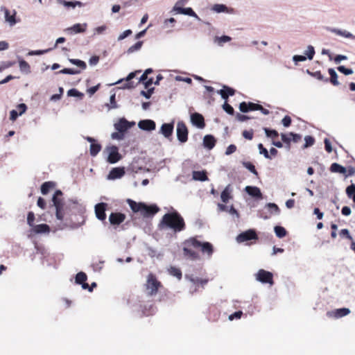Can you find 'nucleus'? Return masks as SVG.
<instances>
[{"label":"nucleus","mask_w":355,"mask_h":355,"mask_svg":"<svg viewBox=\"0 0 355 355\" xmlns=\"http://www.w3.org/2000/svg\"><path fill=\"white\" fill-rule=\"evenodd\" d=\"M191 121L192 124L200 129L205 128V120L202 114L195 112L191 115Z\"/></svg>","instance_id":"obj_13"},{"label":"nucleus","mask_w":355,"mask_h":355,"mask_svg":"<svg viewBox=\"0 0 355 355\" xmlns=\"http://www.w3.org/2000/svg\"><path fill=\"white\" fill-rule=\"evenodd\" d=\"M192 246L185 245L183 248V252L185 257L190 258L191 260H196L199 259V255L197 252L190 249Z\"/></svg>","instance_id":"obj_28"},{"label":"nucleus","mask_w":355,"mask_h":355,"mask_svg":"<svg viewBox=\"0 0 355 355\" xmlns=\"http://www.w3.org/2000/svg\"><path fill=\"white\" fill-rule=\"evenodd\" d=\"M232 38L227 35H223L220 37L216 36L214 38V42H216L219 46H223L225 42L231 41Z\"/></svg>","instance_id":"obj_40"},{"label":"nucleus","mask_w":355,"mask_h":355,"mask_svg":"<svg viewBox=\"0 0 355 355\" xmlns=\"http://www.w3.org/2000/svg\"><path fill=\"white\" fill-rule=\"evenodd\" d=\"M211 10L216 13L226 12L228 14H234V9L232 8H229L225 4L222 3H216L214 4Z\"/></svg>","instance_id":"obj_17"},{"label":"nucleus","mask_w":355,"mask_h":355,"mask_svg":"<svg viewBox=\"0 0 355 355\" xmlns=\"http://www.w3.org/2000/svg\"><path fill=\"white\" fill-rule=\"evenodd\" d=\"M263 130H264V132L266 133V135L268 137L275 138V137H277L279 135L277 131L275 130H270L269 128H264Z\"/></svg>","instance_id":"obj_50"},{"label":"nucleus","mask_w":355,"mask_h":355,"mask_svg":"<svg viewBox=\"0 0 355 355\" xmlns=\"http://www.w3.org/2000/svg\"><path fill=\"white\" fill-rule=\"evenodd\" d=\"M176 20L173 17L166 19L164 21V28H173Z\"/></svg>","instance_id":"obj_52"},{"label":"nucleus","mask_w":355,"mask_h":355,"mask_svg":"<svg viewBox=\"0 0 355 355\" xmlns=\"http://www.w3.org/2000/svg\"><path fill=\"white\" fill-rule=\"evenodd\" d=\"M159 209L156 205H151L150 206L142 202L140 214L144 217L152 216L159 211Z\"/></svg>","instance_id":"obj_10"},{"label":"nucleus","mask_w":355,"mask_h":355,"mask_svg":"<svg viewBox=\"0 0 355 355\" xmlns=\"http://www.w3.org/2000/svg\"><path fill=\"white\" fill-rule=\"evenodd\" d=\"M171 13L174 15L180 14L184 15H187L191 17H193L196 20L200 21L201 19L198 17V15L193 11V10L191 7L187 8H172L171 10Z\"/></svg>","instance_id":"obj_9"},{"label":"nucleus","mask_w":355,"mask_h":355,"mask_svg":"<svg viewBox=\"0 0 355 355\" xmlns=\"http://www.w3.org/2000/svg\"><path fill=\"white\" fill-rule=\"evenodd\" d=\"M192 177L194 180L205 182L208 180L207 173L205 171H194L192 173Z\"/></svg>","instance_id":"obj_29"},{"label":"nucleus","mask_w":355,"mask_h":355,"mask_svg":"<svg viewBox=\"0 0 355 355\" xmlns=\"http://www.w3.org/2000/svg\"><path fill=\"white\" fill-rule=\"evenodd\" d=\"M327 30H328V31H329L332 33H334L337 35L341 36L345 38L353 39V40L355 39V36L352 33H351L350 32H349L346 30H342V29H339V28H328Z\"/></svg>","instance_id":"obj_21"},{"label":"nucleus","mask_w":355,"mask_h":355,"mask_svg":"<svg viewBox=\"0 0 355 355\" xmlns=\"http://www.w3.org/2000/svg\"><path fill=\"white\" fill-rule=\"evenodd\" d=\"M239 110L242 112H249V103L242 102L239 105Z\"/></svg>","instance_id":"obj_60"},{"label":"nucleus","mask_w":355,"mask_h":355,"mask_svg":"<svg viewBox=\"0 0 355 355\" xmlns=\"http://www.w3.org/2000/svg\"><path fill=\"white\" fill-rule=\"evenodd\" d=\"M125 174V170L123 167L113 168L107 175L108 180H116L122 178Z\"/></svg>","instance_id":"obj_19"},{"label":"nucleus","mask_w":355,"mask_h":355,"mask_svg":"<svg viewBox=\"0 0 355 355\" xmlns=\"http://www.w3.org/2000/svg\"><path fill=\"white\" fill-rule=\"evenodd\" d=\"M304 54L306 55V59L311 60L315 55L314 47L311 45H309L306 50L304 51Z\"/></svg>","instance_id":"obj_45"},{"label":"nucleus","mask_w":355,"mask_h":355,"mask_svg":"<svg viewBox=\"0 0 355 355\" xmlns=\"http://www.w3.org/2000/svg\"><path fill=\"white\" fill-rule=\"evenodd\" d=\"M176 134L178 141L185 143L188 139V130L183 121H179L177 124Z\"/></svg>","instance_id":"obj_8"},{"label":"nucleus","mask_w":355,"mask_h":355,"mask_svg":"<svg viewBox=\"0 0 355 355\" xmlns=\"http://www.w3.org/2000/svg\"><path fill=\"white\" fill-rule=\"evenodd\" d=\"M256 280L261 282L262 284H269L270 285L273 284V275L269 271H266L263 269L258 270L255 275Z\"/></svg>","instance_id":"obj_5"},{"label":"nucleus","mask_w":355,"mask_h":355,"mask_svg":"<svg viewBox=\"0 0 355 355\" xmlns=\"http://www.w3.org/2000/svg\"><path fill=\"white\" fill-rule=\"evenodd\" d=\"M330 170L331 172L341 174H345L347 172L346 168L338 163H333L331 165Z\"/></svg>","instance_id":"obj_32"},{"label":"nucleus","mask_w":355,"mask_h":355,"mask_svg":"<svg viewBox=\"0 0 355 355\" xmlns=\"http://www.w3.org/2000/svg\"><path fill=\"white\" fill-rule=\"evenodd\" d=\"M346 193L348 198H352L354 202H355V184H352L348 186L346 189Z\"/></svg>","instance_id":"obj_41"},{"label":"nucleus","mask_w":355,"mask_h":355,"mask_svg":"<svg viewBox=\"0 0 355 355\" xmlns=\"http://www.w3.org/2000/svg\"><path fill=\"white\" fill-rule=\"evenodd\" d=\"M306 60V57L301 55H295L293 56V61L295 65H297L299 62H304Z\"/></svg>","instance_id":"obj_59"},{"label":"nucleus","mask_w":355,"mask_h":355,"mask_svg":"<svg viewBox=\"0 0 355 355\" xmlns=\"http://www.w3.org/2000/svg\"><path fill=\"white\" fill-rule=\"evenodd\" d=\"M101 146L99 144L94 143L91 144L89 148V153L91 156L95 157L101 151Z\"/></svg>","instance_id":"obj_35"},{"label":"nucleus","mask_w":355,"mask_h":355,"mask_svg":"<svg viewBox=\"0 0 355 355\" xmlns=\"http://www.w3.org/2000/svg\"><path fill=\"white\" fill-rule=\"evenodd\" d=\"M223 109L225 112H226L227 114L232 115L234 114V108L228 104L227 102H225L223 105Z\"/></svg>","instance_id":"obj_57"},{"label":"nucleus","mask_w":355,"mask_h":355,"mask_svg":"<svg viewBox=\"0 0 355 355\" xmlns=\"http://www.w3.org/2000/svg\"><path fill=\"white\" fill-rule=\"evenodd\" d=\"M337 69L340 73H343L346 76L351 75L354 73V71L352 69L346 68L345 66H339Z\"/></svg>","instance_id":"obj_53"},{"label":"nucleus","mask_w":355,"mask_h":355,"mask_svg":"<svg viewBox=\"0 0 355 355\" xmlns=\"http://www.w3.org/2000/svg\"><path fill=\"white\" fill-rule=\"evenodd\" d=\"M124 137V135L122 132H113L111 135V138L112 139L122 140Z\"/></svg>","instance_id":"obj_63"},{"label":"nucleus","mask_w":355,"mask_h":355,"mask_svg":"<svg viewBox=\"0 0 355 355\" xmlns=\"http://www.w3.org/2000/svg\"><path fill=\"white\" fill-rule=\"evenodd\" d=\"M132 33V31L130 29L125 30L122 33H121L118 37V41H121L128 36H130Z\"/></svg>","instance_id":"obj_58"},{"label":"nucleus","mask_w":355,"mask_h":355,"mask_svg":"<svg viewBox=\"0 0 355 355\" xmlns=\"http://www.w3.org/2000/svg\"><path fill=\"white\" fill-rule=\"evenodd\" d=\"M154 90H155V88L151 87V88L148 89V90L146 92L142 90L140 92V94L141 96H143L144 97H145L146 98L149 99L151 97L152 94H153Z\"/></svg>","instance_id":"obj_55"},{"label":"nucleus","mask_w":355,"mask_h":355,"mask_svg":"<svg viewBox=\"0 0 355 355\" xmlns=\"http://www.w3.org/2000/svg\"><path fill=\"white\" fill-rule=\"evenodd\" d=\"M216 144V139L214 136L207 135L203 138V146L209 150L212 149Z\"/></svg>","instance_id":"obj_27"},{"label":"nucleus","mask_w":355,"mask_h":355,"mask_svg":"<svg viewBox=\"0 0 355 355\" xmlns=\"http://www.w3.org/2000/svg\"><path fill=\"white\" fill-rule=\"evenodd\" d=\"M243 166L247 168L248 170H249L252 173H253L254 175H258V173L257 171V170L255 169V167L251 163V162H243L242 163Z\"/></svg>","instance_id":"obj_48"},{"label":"nucleus","mask_w":355,"mask_h":355,"mask_svg":"<svg viewBox=\"0 0 355 355\" xmlns=\"http://www.w3.org/2000/svg\"><path fill=\"white\" fill-rule=\"evenodd\" d=\"M19 58V67L21 72L28 74L31 73L30 64L23 59Z\"/></svg>","instance_id":"obj_31"},{"label":"nucleus","mask_w":355,"mask_h":355,"mask_svg":"<svg viewBox=\"0 0 355 355\" xmlns=\"http://www.w3.org/2000/svg\"><path fill=\"white\" fill-rule=\"evenodd\" d=\"M258 236L254 230L250 229L240 233L236 238L237 243H241L251 240H257Z\"/></svg>","instance_id":"obj_7"},{"label":"nucleus","mask_w":355,"mask_h":355,"mask_svg":"<svg viewBox=\"0 0 355 355\" xmlns=\"http://www.w3.org/2000/svg\"><path fill=\"white\" fill-rule=\"evenodd\" d=\"M221 96V98L225 99V101L228 98L229 96H232L234 94L235 91L234 89L224 85L223 89L217 92Z\"/></svg>","instance_id":"obj_26"},{"label":"nucleus","mask_w":355,"mask_h":355,"mask_svg":"<svg viewBox=\"0 0 355 355\" xmlns=\"http://www.w3.org/2000/svg\"><path fill=\"white\" fill-rule=\"evenodd\" d=\"M142 44H143L142 41H139V42H136L135 44L132 45L131 46H130L128 48V49L127 50V53L128 54H131L136 51H139L142 46Z\"/></svg>","instance_id":"obj_39"},{"label":"nucleus","mask_w":355,"mask_h":355,"mask_svg":"<svg viewBox=\"0 0 355 355\" xmlns=\"http://www.w3.org/2000/svg\"><path fill=\"white\" fill-rule=\"evenodd\" d=\"M173 131V123H164L162 125L160 128V133L163 135L166 138L171 137L172 135Z\"/></svg>","instance_id":"obj_25"},{"label":"nucleus","mask_w":355,"mask_h":355,"mask_svg":"<svg viewBox=\"0 0 355 355\" xmlns=\"http://www.w3.org/2000/svg\"><path fill=\"white\" fill-rule=\"evenodd\" d=\"M258 149H259V153L261 155H263V157L266 159H272L271 156L268 153V150L266 148L263 147L262 144H258Z\"/></svg>","instance_id":"obj_47"},{"label":"nucleus","mask_w":355,"mask_h":355,"mask_svg":"<svg viewBox=\"0 0 355 355\" xmlns=\"http://www.w3.org/2000/svg\"><path fill=\"white\" fill-rule=\"evenodd\" d=\"M56 2L68 9H74L76 7L81 8L85 6V3L79 1L56 0Z\"/></svg>","instance_id":"obj_14"},{"label":"nucleus","mask_w":355,"mask_h":355,"mask_svg":"<svg viewBox=\"0 0 355 355\" xmlns=\"http://www.w3.org/2000/svg\"><path fill=\"white\" fill-rule=\"evenodd\" d=\"M138 127L143 130L151 131L155 129L156 125L153 120L144 119L139 121Z\"/></svg>","instance_id":"obj_18"},{"label":"nucleus","mask_w":355,"mask_h":355,"mask_svg":"<svg viewBox=\"0 0 355 355\" xmlns=\"http://www.w3.org/2000/svg\"><path fill=\"white\" fill-rule=\"evenodd\" d=\"M266 207L268 209L271 214L279 215L280 213V209L277 205L275 203L268 202L266 205Z\"/></svg>","instance_id":"obj_37"},{"label":"nucleus","mask_w":355,"mask_h":355,"mask_svg":"<svg viewBox=\"0 0 355 355\" xmlns=\"http://www.w3.org/2000/svg\"><path fill=\"white\" fill-rule=\"evenodd\" d=\"M80 70L79 69H70V68H64L60 71H58V73H62V74H70V75H76L79 74L80 73Z\"/></svg>","instance_id":"obj_44"},{"label":"nucleus","mask_w":355,"mask_h":355,"mask_svg":"<svg viewBox=\"0 0 355 355\" xmlns=\"http://www.w3.org/2000/svg\"><path fill=\"white\" fill-rule=\"evenodd\" d=\"M232 191V189L231 188V186L229 184L221 192L220 198L223 202L226 203L228 202V200L230 198H232V196H231Z\"/></svg>","instance_id":"obj_30"},{"label":"nucleus","mask_w":355,"mask_h":355,"mask_svg":"<svg viewBox=\"0 0 355 355\" xmlns=\"http://www.w3.org/2000/svg\"><path fill=\"white\" fill-rule=\"evenodd\" d=\"M236 150V146L234 144H230L225 150V154L226 155H230L234 153Z\"/></svg>","instance_id":"obj_61"},{"label":"nucleus","mask_w":355,"mask_h":355,"mask_svg":"<svg viewBox=\"0 0 355 355\" xmlns=\"http://www.w3.org/2000/svg\"><path fill=\"white\" fill-rule=\"evenodd\" d=\"M304 144L303 146V148H307L310 146H312L315 143V139L310 135H307L304 137Z\"/></svg>","instance_id":"obj_46"},{"label":"nucleus","mask_w":355,"mask_h":355,"mask_svg":"<svg viewBox=\"0 0 355 355\" xmlns=\"http://www.w3.org/2000/svg\"><path fill=\"white\" fill-rule=\"evenodd\" d=\"M161 283L156 279L155 276L153 274H149L147 277V282L146 284V290L150 295H154L157 293Z\"/></svg>","instance_id":"obj_4"},{"label":"nucleus","mask_w":355,"mask_h":355,"mask_svg":"<svg viewBox=\"0 0 355 355\" xmlns=\"http://www.w3.org/2000/svg\"><path fill=\"white\" fill-rule=\"evenodd\" d=\"M328 72L330 75V82L335 86L338 85L340 83L338 80V74L335 69L330 68L328 69Z\"/></svg>","instance_id":"obj_33"},{"label":"nucleus","mask_w":355,"mask_h":355,"mask_svg":"<svg viewBox=\"0 0 355 355\" xmlns=\"http://www.w3.org/2000/svg\"><path fill=\"white\" fill-rule=\"evenodd\" d=\"M282 123L284 127H288L291 123V118L289 116H285L282 120Z\"/></svg>","instance_id":"obj_64"},{"label":"nucleus","mask_w":355,"mask_h":355,"mask_svg":"<svg viewBox=\"0 0 355 355\" xmlns=\"http://www.w3.org/2000/svg\"><path fill=\"white\" fill-rule=\"evenodd\" d=\"M274 231H275V235L279 239L284 237L286 234V229L282 226H279V225L275 226L274 227Z\"/></svg>","instance_id":"obj_38"},{"label":"nucleus","mask_w":355,"mask_h":355,"mask_svg":"<svg viewBox=\"0 0 355 355\" xmlns=\"http://www.w3.org/2000/svg\"><path fill=\"white\" fill-rule=\"evenodd\" d=\"M324 148H325V150L328 152V153H331L333 149H332V146H331V144L329 141V139L327 138H325L324 139Z\"/></svg>","instance_id":"obj_62"},{"label":"nucleus","mask_w":355,"mask_h":355,"mask_svg":"<svg viewBox=\"0 0 355 355\" xmlns=\"http://www.w3.org/2000/svg\"><path fill=\"white\" fill-rule=\"evenodd\" d=\"M1 10L3 11L5 15V20L10 24V26H12L17 24V21L15 19L17 12L15 10H12V15H10V11L3 6L1 8Z\"/></svg>","instance_id":"obj_16"},{"label":"nucleus","mask_w":355,"mask_h":355,"mask_svg":"<svg viewBox=\"0 0 355 355\" xmlns=\"http://www.w3.org/2000/svg\"><path fill=\"white\" fill-rule=\"evenodd\" d=\"M87 279V275L83 272H79L76 274L75 277V282L77 284H80L85 282Z\"/></svg>","instance_id":"obj_43"},{"label":"nucleus","mask_w":355,"mask_h":355,"mask_svg":"<svg viewBox=\"0 0 355 355\" xmlns=\"http://www.w3.org/2000/svg\"><path fill=\"white\" fill-rule=\"evenodd\" d=\"M34 220H35L34 213L32 211H29L28 213V216H27V224L29 225V227H32L33 225H35Z\"/></svg>","instance_id":"obj_54"},{"label":"nucleus","mask_w":355,"mask_h":355,"mask_svg":"<svg viewBox=\"0 0 355 355\" xmlns=\"http://www.w3.org/2000/svg\"><path fill=\"white\" fill-rule=\"evenodd\" d=\"M51 50V49H45V50L30 51L28 53V55H42V54H44V53L49 52Z\"/></svg>","instance_id":"obj_56"},{"label":"nucleus","mask_w":355,"mask_h":355,"mask_svg":"<svg viewBox=\"0 0 355 355\" xmlns=\"http://www.w3.org/2000/svg\"><path fill=\"white\" fill-rule=\"evenodd\" d=\"M127 202L134 212H139L142 202H136L135 201L128 199Z\"/></svg>","instance_id":"obj_34"},{"label":"nucleus","mask_w":355,"mask_h":355,"mask_svg":"<svg viewBox=\"0 0 355 355\" xmlns=\"http://www.w3.org/2000/svg\"><path fill=\"white\" fill-rule=\"evenodd\" d=\"M50 227L46 224L33 225L30 230V235L32 234H48L50 232Z\"/></svg>","instance_id":"obj_12"},{"label":"nucleus","mask_w":355,"mask_h":355,"mask_svg":"<svg viewBox=\"0 0 355 355\" xmlns=\"http://www.w3.org/2000/svg\"><path fill=\"white\" fill-rule=\"evenodd\" d=\"M87 24H76L71 27L65 29V31L69 34H76L84 33L86 31Z\"/></svg>","instance_id":"obj_20"},{"label":"nucleus","mask_w":355,"mask_h":355,"mask_svg":"<svg viewBox=\"0 0 355 355\" xmlns=\"http://www.w3.org/2000/svg\"><path fill=\"white\" fill-rule=\"evenodd\" d=\"M62 195V192L60 190H56L52 198V202L55 208V216L59 220H63L64 214L68 209H76L78 206L76 200H69L64 203L60 198Z\"/></svg>","instance_id":"obj_1"},{"label":"nucleus","mask_w":355,"mask_h":355,"mask_svg":"<svg viewBox=\"0 0 355 355\" xmlns=\"http://www.w3.org/2000/svg\"><path fill=\"white\" fill-rule=\"evenodd\" d=\"M107 153V162L110 164H115L121 159V155L119 153V148L116 146H107L105 148Z\"/></svg>","instance_id":"obj_6"},{"label":"nucleus","mask_w":355,"mask_h":355,"mask_svg":"<svg viewBox=\"0 0 355 355\" xmlns=\"http://www.w3.org/2000/svg\"><path fill=\"white\" fill-rule=\"evenodd\" d=\"M52 186V183L51 182H46L43 183L41 186V192L42 194L46 195L49 191L50 188Z\"/></svg>","instance_id":"obj_51"},{"label":"nucleus","mask_w":355,"mask_h":355,"mask_svg":"<svg viewBox=\"0 0 355 355\" xmlns=\"http://www.w3.org/2000/svg\"><path fill=\"white\" fill-rule=\"evenodd\" d=\"M135 124V122H130L127 121L125 118H121L119 120V121L114 123V128L120 132L124 133L128 129H130L132 126Z\"/></svg>","instance_id":"obj_11"},{"label":"nucleus","mask_w":355,"mask_h":355,"mask_svg":"<svg viewBox=\"0 0 355 355\" xmlns=\"http://www.w3.org/2000/svg\"><path fill=\"white\" fill-rule=\"evenodd\" d=\"M350 313V310L348 308H340L337 309L333 311L327 312V315L329 317H334L336 318H340L343 316H346Z\"/></svg>","instance_id":"obj_22"},{"label":"nucleus","mask_w":355,"mask_h":355,"mask_svg":"<svg viewBox=\"0 0 355 355\" xmlns=\"http://www.w3.org/2000/svg\"><path fill=\"white\" fill-rule=\"evenodd\" d=\"M245 192L250 196L255 198L261 199L263 197L261 190L257 187L246 186L245 188Z\"/></svg>","instance_id":"obj_23"},{"label":"nucleus","mask_w":355,"mask_h":355,"mask_svg":"<svg viewBox=\"0 0 355 355\" xmlns=\"http://www.w3.org/2000/svg\"><path fill=\"white\" fill-rule=\"evenodd\" d=\"M168 271L171 275L175 277L178 280L181 279L182 272L179 268L174 266H171L168 268Z\"/></svg>","instance_id":"obj_36"},{"label":"nucleus","mask_w":355,"mask_h":355,"mask_svg":"<svg viewBox=\"0 0 355 355\" xmlns=\"http://www.w3.org/2000/svg\"><path fill=\"white\" fill-rule=\"evenodd\" d=\"M184 245L187 246H192L193 248L200 249L202 253L205 254L208 258H210L214 252V247L209 242H202L197 240L196 238H190L186 240Z\"/></svg>","instance_id":"obj_3"},{"label":"nucleus","mask_w":355,"mask_h":355,"mask_svg":"<svg viewBox=\"0 0 355 355\" xmlns=\"http://www.w3.org/2000/svg\"><path fill=\"white\" fill-rule=\"evenodd\" d=\"M69 61L72 64H74V65L80 67L83 70L85 69L86 67H87L86 63L84 61H83V60H78V59L70 58V59H69Z\"/></svg>","instance_id":"obj_42"},{"label":"nucleus","mask_w":355,"mask_h":355,"mask_svg":"<svg viewBox=\"0 0 355 355\" xmlns=\"http://www.w3.org/2000/svg\"><path fill=\"white\" fill-rule=\"evenodd\" d=\"M107 204L101 202L95 205V214L96 218L100 220H104L106 218L105 209Z\"/></svg>","instance_id":"obj_15"},{"label":"nucleus","mask_w":355,"mask_h":355,"mask_svg":"<svg viewBox=\"0 0 355 355\" xmlns=\"http://www.w3.org/2000/svg\"><path fill=\"white\" fill-rule=\"evenodd\" d=\"M67 95L69 96H73V97H78L80 98H82L84 96V94L79 91H78L76 89H71L68 90Z\"/></svg>","instance_id":"obj_49"},{"label":"nucleus","mask_w":355,"mask_h":355,"mask_svg":"<svg viewBox=\"0 0 355 355\" xmlns=\"http://www.w3.org/2000/svg\"><path fill=\"white\" fill-rule=\"evenodd\" d=\"M159 227L161 229H171L177 232L182 231L185 227V224L183 218L178 212L175 211L163 216L159 223Z\"/></svg>","instance_id":"obj_2"},{"label":"nucleus","mask_w":355,"mask_h":355,"mask_svg":"<svg viewBox=\"0 0 355 355\" xmlns=\"http://www.w3.org/2000/svg\"><path fill=\"white\" fill-rule=\"evenodd\" d=\"M125 218V215L121 213H112L109 216V220L112 225H119Z\"/></svg>","instance_id":"obj_24"}]
</instances>
